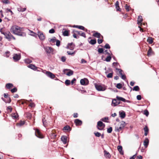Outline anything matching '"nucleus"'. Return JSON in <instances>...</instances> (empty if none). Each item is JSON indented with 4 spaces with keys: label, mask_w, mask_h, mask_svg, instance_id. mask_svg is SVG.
Wrapping results in <instances>:
<instances>
[{
    "label": "nucleus",
    "mask_w": 159,
    "mask_h": 159,
    "mask_svg": "<svg viewBox=\"0 0 159 159\" xmlns=\"http://www.w3.org/2000/svg\"><path fill=\"white\" fill-rule=\"evenodd\" d=\"M147 41L150 44H151L153 42V40L151 37H149L147 39Z\"/></svg>",
    "instance_id": "nucleus-38"
},
{
    "label": "nucleus",
    "mask_w": 159,
    "mask_h": 159,
    "mask_svg": "<svg viewBox=\"0 0 159 159\" xmlns=\"http://www.w3.org/2000/svg\"><path fill=\"white\" fill-rule=\"evenodd\" d=\"M24 124V121L21 120L19 123L17 124V125L19 126H21L23 125Z\"/></svg>",
    "instance_id": "nucleus-33"
},
{
    "label": "nucleus",
    "mask_w": 159,
    "mask_h": 159,
    "mask_svg": "<svg viewBox=\"0 0 159 159\" xmlns=\"http://www.w3.org/2000/svg\"><path fill=\"white\" fill-rule=\"evenodd\" d=\"M24 61L25 63L27 64H29L32 62V61H31V60L28 58L25 59L24 60Z\"/></svg>",
    "instance_id": "nucleus-36"
},
{
    "label": "nucleus",
    "mask_w": 159,
    "mask_h": 159,
    "mask_svg": "<svg viewBox=\"0 0 159 159\" xmlns=\"http://www.w3.org/2000/svg\"><path fill=\"white\" fill-rule=\"evenodd\" d=\"M75 47V45L73 43H68L66 48L70 50H73Z\"/></svg>",
    "instance_id": "nucleus-8"
},
{
    "label": "nucleus",
    "mask_w": 159,
    "mask_h": 159,
    "mask_svg": "<svg viewBox=\"0 0 159 159\" xmlns=\"http://www.w3.org/2000/svg\"><path fill=\"white\" fill-rule=\"evenodd\" d=\"M119 114L120 116L121 119L124 118L125 116V112L123 111H119Z\"/></svg>",
    "instance_id": "nucleus-18"
},
{
    "label": "nucleus",
    "mask_w": 159,
    "mask_h": 159,
    "mask_svg": "<svg viewBox=\"0 0 159 159\" xmlns=\"http://www.w3.org/2000/svg\"><path fill=\"white\" fill-rule=\"evenodd\" d=\"M70 81L68 80H66L65 81V84L67 85L70 84Z\"/></svg>",
    "instance_id": "nucleus-52"
},
{
    "label": "nucleus",
    "mask_w": 159,
    "mask_h": 159,
    "mask_svg": "<svg viewBox=\"0 0 159 159\" xmlns=\"http://www.w3.org/2000/svg\"><path fill=\"white\" fill-rule=\"evenodd\" d=\"M116 70L118 71L119 74L120 75H123V71L121 69H120L116 68Z\"/></svg>",
    "instance_id": "nucleus-34"
},
{
    "label": "nucleus",
    "mask_w": 159,
    "mask_h": 159,
    "mask_svg": "<svg viewBox=\"0 0 159 159\" xmlns=\"http://www.w3.org/2000/svg\"><path fill=\"white\" fill-rule=\"evenodd\" d=\"M143 129L145 132L144 135L145 136H147L148 133V129L147 126H145L144 127Z\"/></svg>",
    "instance_id": "nucleus-27"
},
{
    "label": "nucleus",
    "mask_w": 159,
    "mask_h": 159,
    "mask_svg": "<svg viewBox=\"0 0 159 159\" xmlns=\"http://www.w3.org/2000/svg\"><path fill=\"white\" fill-rule=\"evenodd\" d=\"M74 122L76 126L81 125L82 124V121L79 119H75Z\"/></svg>",
    "instance_id": "nucleus-15"
},
{
    "label": "nucleus",
    "mask_w": 159,
    "mask_h": 159,
    "mask_svg": "<svg viewBox=\"0 0 159 159\" xmlns=\"http://www.w3.org/2000/svg\"><path fill=\"white\" fill-rule=\"evenodd\" d=\"M143 114L148 116L149 115V112L147 110H145L144 111Z\"/></svg>",
    "instance_id": "nucleus-47"
},
{
    "label": "nucleus",
    "mask_w": 159,
    "mask_h": 159,
    "mask_svg": "<svg viewBox=\"0 0 159 159\" xmlns=\"http://www.w3.org/2000/svg\"><path fill=\"white\" fill-rule=\"evenodd\" d=\"M153 54V52L152 51V49L150 48H149V49H148L147 55L148 56H151Z\"/></svg>",
    "instance_id": "nucleus-30"
},
{
    "label": "nucleus",
    "mask_w": 159,
    "mask_h": 159,
    "mask_svg": "<svg viewBox=\"0 0 159 159\" xmlns=\"http://www.w3.org/2000/svg\"><path fill=\"white\" fill-rule=\"evenodd\" d=\"M89 43L92 45H94L96 43V39H91L89 42Z\"/></svg>",
    "instance_id": "nucleus-32"
},
{
    "label": "nucleus",
    "mask_w": 159,
    "mask_h": 159,
    "mask_svg": "<svg viewBox=\"0 0 159 159\" xmlns=\"http://www.w3.org/2000/svg\"><path fill=\"white\" fill-rule=\"evenodd\" d=\"M120 125L122 126V127L124 128L125 125V121H122L120 123Z\"/></svg>",
    "instance_id": "nucleus-43"
},
{
    "label": "nucleus",
    "mask_w": 159,
    "mask_h": 159,
    "mask_svg": "<svg viewBox=\"0 0 159 159\" xmlns=\"http://www.w3.org/2000/svg\"><path fill=\"white\" fill-rule=\"evenodd\" d=\"M98 52L100 54L103 53V49L102 48H99L98 49Z\"/></svg>",
    "instance_id": "nucleus-48"
},
{
    "label": "nucleus",
    "mask_w": 159,
    "mask_h": 159,
    "mask_svg": "<svg viewBox=\"0 0 159 159\" xmlns=\"http://www.w3.org/2000/svg\"><path fill=\"white\" fill-rule=\"evenodd\" d=\"M116 98L119 101H121L124 102H130V101L129 100H126L125 99L121 97L117 96Z\"/></svg>",
    "instance_id": "nucleus-12"
},
{
    "label": "nucleus",
    "mask_w": 159,
    "mask_h": 159,
    "mask_svg": "<svg viewBox=\"0 0 159 159\" xmlns=\"http://www.w3.org/2000/svg\"><path fill=\"white\" fill-rule=\"evenodd\" d=\"M5 38L8 40L10 41L11 39H13L14 40L15 39V38L9 32H6V33L4 35Z\"/></svg>",
    "instance_id": "nucleus-3"
},
{
    "label": "nucleus",
    "mask_w": 159,
    "mask_h": 159,
    "mask_svg": "<svg viewBox=\"0 0 159 159\" xmlns=\"http://www.w3.org/2000/svg\"><path fill=\"white\" fill-rule=\"evenodd\" d=\"M125 8L127 11H129V10L130 7L127 4H126L125 6Z\"/></svg>",
    "instance_id": "nucleus-58"
},
{
    "label": "nucleus",
    "mask_w": 159,
    "mask_h": 159,
    "mask_svg": "<svg viewBox=\"0 0 159 159\" xmlns=\"http://www.w3.org/2000/svg\"><path fill=\"white\" fill-rule=\"evenodd\" d=\"M149 140L147 138H146L143 142V145L145 148H147L149 143Z\"/></svg>",
    "instance_id": "nucleus-20"
},
{
    "label": "nucleus",
    "mask_w": 159,
    "mask_h": 159,
    "mask_svg": "<svg viewBox=\"0 0 159 159\" xmlns=\"http://www.w3.org/2000/svg\"><path fill=\"white\" fill-rule=\"evenodd\" d=\"M116 87L118 89H120L122 88V85L120 83H118L116 84Z\"/></svg>",
    "instance_id": "nucleus-42"
},
{
    "label": "nucleus",
    "mask_w": 159,
    "mask_h": 159,
    "mask_svg": "<svg viewBox=\"0 0 159 159\" xmlns=\"http://www.w3.org/2000/svg\"><path fill=\"white\" fill-rule=\"evenodd\" d=\"M63 129L66 130H70V127L69 126H66L64 127Z\"/></svg>",
    "instance_id": "nucleus-45"
},
{
    "label": "nucleus",
    "mask_w": 159,
    "mask_h": 159,
    "mask_svg": "<svg viewBox=\"0 0 159 159\" xmlns=\"http://www.w3.org/2000/svg\"><path fill=\"white\" fill-rule=\"evenodd\" d=\"M121 79L123 80H125L126 78V76L125 75H121Z\"/></svg>",
    "instance_id": "nucleus-64"
},
{
    "label": "nucleus",
    "mask_w": 159,
    "mask_h": 159,
    "mask_svg": "<svg viewBox=\"0 0 159 159\" xmlns=\"http://www.w3.org/2000/svg\"><path fill=\"white\" fill-rule=\"evenodd\" d=\"M115 6L116 7V10L117 11H121V9L120 8L119 6V3L118 1H117L115 3Z\"/></svg>",
    "instance_id": "nucleus-23"
},
{
    "label": "nucleus",
    "mask_w": 159,
    "mask_h": 159,
    "mask_svg": "<svg viewBox=\"0 0 159 159\" xmlns=\"http://www.w3.org/2000/svg\"><path fill=\"white\" fill-rule=\"evenodd\" d=\"M119 64L117 62H114L112 64L113 66H114L116 68V67Z\"/></svg>",
    "instance_id": "nucleus-54"
},
{
    "label": "nucleus",
    "mask_w": 159,
    "mask_h": 159,
    "mask_svg": "<svg viewBox=\"0 0 159 159\" xmlns=\"http://www.w3.org/2000/svg\"><path fill=\"white\" fill-rule=\"evenodd\" d=\"M94 134L95 136L97 137H99L101 135V134L100 133L98 132H97L96 133H94Z\"/></svg>",
    "instance_id": "nucleus-55"
},
{
    "label": "nucleus",
    "mask_w": 159,
    "mask_h": 159,
    "mask_svg": "<svg viewBox=\"0 0 159 159\" xmlns=\"http://www.w3.org/2000/svg\"><path fill=\"white\" fill-rule=\"evenodd\" d=\"M13 58L15 61H18L20 58V55L19 54H14Z\"/></svg>",
    "instance_id": "nucleus-9"
},
{
    "label": "nucleus",
    "mask_w": 159,
    "mask_h": 159,
    "mask_svg": "<svg viewBox=\"0 0 159 159\" xmlns=\"http://www.w3.org/2000/svg\"><path fill=\"white\" fill-rule=\"evenodd\" d=\"M66 58L64 56H62L61 57V60L63 62L65 61Z\"/></svg>",
    "instance_id": "nucleus-60"
},
{
    "label": "nucleus",
    "mask_w": 159,
    "mask_h": 159,
    "mask_svg": "<svg viewBox=\"0 0 159 159\" xmlns=\"http://www.w3.org/2000/svg\"><path fill=\"white\" fill-rule=\"evenodd\" d=\"M50 134L52 138H55L56 137V135L54 133H51Z\"/></svg>",
    "instance_id": "nucleus-59"
},
{
    "label": "nucleus",
    "mask_w": 159,
    "mask_h": 159,
    "mask_svg": "<svg viewBox=\"0 0 159 159\" xmlns=\"http://www.w3.org/2000/svg\"><path fill=\"white\" fill-rule=\"evenodd\" d=\"M2 2L5 4H8L10 3L8 0H2Z\"/></svg>",
    "instance_id": "nucleus-51"
},
{
    "label": "nucleus",
    "mask_w": 159,
    "mask_h": 159,
    "mask_svg": "<svg viewBox=\"0 0 159 159\" xmlns=\"http://www.w3.org/2000/svg\"><path fill=\"white\" fill-rule=\"evenodd\" d=\"M95 87L96 89L98 91H104L106 89V87L104 85L96 84H95Z\"/></svg>",
    "instance_id": "nucleus-2"
},
{
    "label": "nucleus",
    "mask_w": 159,
    "mask_h": 159,
    "mask_svg": "<svg viewBox=\"0 0 159 159\" xmlns=\"http://www.w3.org/2000/svg\"><path fill=\"white\" fill-rule=\"evenodd\" d=\"M142 21V17L141 16H139L138 19L137 23L139 25H142L143 26V25H145V23H142L141 22Z\"/></svg>",
    "instance_id": "nucleus-13"
},
{
    "label": "nucleus",
    "mask_w": 159,
    "mask_h": 159,
    "mask_svg": "<svg viewBox=\"0 0 159 159\" xmlns=\"http://www.w3.org/2000/svg\"><path fill=\"white\" fill-rule=\"evenodd\" d=\"M42 121L43 125L44 126H46L47 124L46 122V120L45 119V118H43L42 119Z\"/></svg>",
    "instance_id": "nucleus-49"
},
{
    "label": "nucleus",
    "mask_w": 159,
    "mask_h": 159,
    "mask_svg": "<svg viewBox=\"0 0 159 159\" xmlns=\"http://www.w3.org/2000/svg\"><path fill=\"white\" fill-rule=\"evenodd\" d=\"M112 128L111 127H110L107 129V133H111L112 131Z\"/></svg>",
    "instance_id": "nucleus-56"
},
{
    "label": "nucleus",
    "mask_w": 159,
    "mask_h": 159,
    "mask_svg": "<svg viewBox=\"0 0 159 159\" xmlns=\"http://www.w3.org/2000/svg\"><path fill=\"white\" fill-rule=\"evenodd\" d=\"M49 32L50 33L53 34L55 32V30L54 29H52L49 30Z\"/></svg>",
    "instance_id": "nucleus-62"
},
{
    "label": "nucleus",
    "mask_w": 159,
    "mask_h": 159,
    "mask_svg": "<svg viewBox=\"0 0 159 159\" xmlns=\"http://www.w3.org/2000/svg\"><path fill=\"white\" fill-rule=\"evenodd\" d=\"M11 116L13 119H16L18 118L19 116L17 113H12Z\"/></svg>",
    "instance_id": "nucleus-28"
},
{
    "label": "nucleus",
    "mask_w": 159,
    "mask_h": 159,
    "mask_svg": "<svg viewBox=\"0 0 159 159\" xmlns=\"http://www.w3.org/2000/svg\"><path fill=\"white\" fill-rule=\"evenodd\" d=\"M61 139L64 144H65L67 143V137L66 136L63 135L62 136Z\"/></svg>",
    "instance_id": "nucleus-16"
},
{
    "label": "nucleus",
    "mask_w": 159,
    "mask_h": 159,
    "mask_svg": "<svg viewBox=\"0 0 159 159\" xmlns=\"http://www.w3.org/2000/svg\"><path fill=\"white\" fill-rule=\"evenodd\" d=\"M64 30H65V29H63L62 30V34L64 36H68L69 35V31L66 30H65L63 31Z\"/></svg>",
    "instance_id": "nucleus-25"
},
{
    "label": "nucleus",
    "mask_w": 159,
    "mask_h": 159,
    "mask_svg": "<svg viewBox=\"0 0 159 159\" xmlns=\"http://www.w3.org/2000/svg\"><path fill=\"white\" fill-rule=\"evenodd\" d=\"M56 45L57 46V47H59L60 46V41L58 40H57V39L56 40Z\"/></svg>",
    "instance_id": "nucleus-53"
},
{
    "label": "nucleus",
    "mask_w": 159,
    "mask_h": 159,
    "mask_svg": "<svg viewBox=\"0 0 159 159\" xmlns=\"http://www.w3.org/2000/svg\"><path fill=\"white\" fill-rule=\"evenodd\" d=\"M13 84L11 83L7 84L6 85V87L8 89H10L11 88L13 87Z\"/></svg>",
    "instance_id": "nucleus-31"
},
{
    "label": "nucleus",
    "mask_w": 159,
    "mask_h": 159,
    "mask_svg": "<svg viewBox=\"0 0 159 159\" xmlns=\"http://www.w3.org/2000/svg\"><path fill=\"white\" fill-rule=\"evenodd\" d=\"M117 149L121 154H123V152L122 151V148L121 146H118L117 147Z\"/></svg>",
    "instance_id": "nucleus-22"
},
{
    "label": "nucleus",
    "mask_w": 159,
    "mask_h": 159,
    "mask_svg": "<svg viewBox=\"0 0 159 159\" xmlns=\"http://www.w3.org/2000/svg\"><path fill=\"white\" fill-rule=\"evenodd\" d=\"M113 72L112 71L110 73L108 74L107 75V77L108 78H111L113 76Z\"/></svg>",
    "instance_id": "nucleus-37"
},
{
    "label": "nucleus",
    "mask_w": 159,
    "mask_h": 159,
    "mask_svg": "<svg viewBox=\"0 0 159 159\" xmlns=\"http://www.w3.org/2000/svg\"><path fill=\"white\" fill-rule=\"evenodd\" d=\"M120 104V102H117L115 99H113L112 101L111 105L114 107L117 106Z\"/></svg>",
    "instance_id": "nucleus-17"
},
{
    "label": "nucleus",
    "mask_w": 159,
    "mask_h": 159,
    "mask_svg": "<svg viewBox=\"0 0 159 159\" xmlns=\"http://www.w3.org/2000/svg\"><path fill=\"white\" fill-rule=\"evenodd\" d=\"M105 125L101 121H98L97 123V128L99 130H102L105 127Z\"/></svg>",
    "instance_id": "nucleus-4"
},
{
    "label": "nucleus",
    "mask_w": 159,
    "mask_h": 159,
    "mask_svg": "<svg viewBox=\"0 0 159 159\" xmlns=\"http://www.w3.org/2000/svg\"><path fill=\"white\" fill-rule=\"evenodd\" d=\"M67 70H69V71L66 74V75H67L68 76H70L73 75V71L70 70L68 69H64L63 70V72L64 73V74H65V71H67Z\"/></svg>",
    "instance_id": "nucleus-10"
},
{
    "label": "nucleus",
    "mask_w": 159,
    "mask_h": 159,
    "mask_svg": "<svg viewBox=\"0 0 159 159\" xmlns=\"http://www.w3.org/2000/svg\"><path fill=\"white\" fill-rule=\"evenodd\" d=\"M17 89L16 88H14L11 89V91L12 93H13L16 92L17 91Z\"/></svg>",
    "instance_id": "nucleus-61"
},
{
    "label": "nucleus",
    "mask_w": 159,
    "mask_h": 159,
    "mask_svg": "<svg viewBox=\"0 0 159 159\" xmlns=\"http://www.w3.org/2000/svg\"><path fill=\"white\" fill-rule=\"evenodd\" d=\"M111 57L110 56H108L105 59V61L107 62H109L111 59Z\"/></svg>",
    "instance_id": "nucleus-41"
},
{
    "label": "nucleus",
    "mask_w": 159,
    "mask_h": 159,
    "mask_svg": "<svg viewBox=\"0 0 159 159\" xmlns=\"http://www.w3.org/2000/svg\"><path fill=\"white\" fill-rule=\"evenodd\" d=\"M38 36L39 39L41 40H43L45 39V36L42 32H38Z\"/></svg>",
    "instance_id": "nucleus-11"
},
{
    "label": "nucleus",
    "mask_w": 159,
    "mask_h": 159,
    "mask_svg": "<svg viewBox=\"0 0 159 159\" xmlns=\"http://www.w3.org/2000/svg\"><path fill=\"white\" fill-rule=\"evenodd\" d=\"M10 52L8 51H7L4 55V56L7 57H8L10 55Z\"/></svg>",
    "instance_id": "nucleus-35"
},
{
    "label": "nucleus",
    "mask_w": 159,
    "mask_h": 159,
    "mask_svg": "<svg viewBox=\"0 0 159 159\" xmlns=\"http://www.w3.org/2000/svg\"><path fill=\"white\" fill-rule=\"evenodd\" d=\"M76 51H74L73 52H71L70 51H68L67 52L68 55H74Z\"/></svg>",
    "instance_id": "nucleus-46"
},
{
    "label": "nucleus",
    "mask_w": 159,
    "mask_h": 159,
    "mask_svg": "<svg viewBox=\"0 0 159 159\" xmlns=\"http://www.w3.org/2000/svg\"><path fill=\"white\" fill-rule=\"evenodd\" d=\"M28 67L34 70H36L37 69V67L34 65L32 64H30L28 66Z\"/></svg>",
    "instance_id": "nucleus-21"
},
{
    "label": "nucleus",
    "mask_w": 159,
    "mask_h": 159,
    "mask_svg": "<svg viewBox=\"0 0 159 159\" xmlns=\"http://www.w3.org/2000/svg\"><path fill=\"white\" fill-rule=\"evenodd\" d=\"M73 27L74 28H78L80 29L83 30H84L85 29L84 26L81 25H74Z\"/></svg>",
    "instance_id": "nucleus-24"
},
{
    "label": "nucleus",
    "mask_w": 159,
    "mask_h": 159,
    "mask_svg": "<svg viewBox=\"0 0 159 159\" xmlns=\"http://www.w3.org/2000/svg\"><path fill=\"white\" fill-rule=\"evenodd\" d=\"M108 120V117H105L102 118L101 120L102 121H103V122H108L107 120Z\"/></svg>",
    "instance_id": "nucleus-40"
},
{
    "label": "nucleus",
    "mask_w": 159,
    "mask_h": 159,
    "mask_svg": "<svg viewBox=\"0 0 159 159\" xmlns=\"http://www.w3.org/2000/svg\"><path fill=\"white\" fill-rule=\"evenodd\" d=\"M35 135L39 138L42 139L43 138V135L41 134L40 131L38 129L35 130Z\"/></svg>",
    "instance_id": "nucleus-7"
},
{
    "label": "nucleus",
    "mask_w": 159,
    "mask_h": 159,
    "mask_svg": "<svg viewBox=\"0 0 159 159\" xmlns=\"http://www.w3.org/2000/svg\"><path fill=\"white\" fill-rule=\"evenodd\" d=\"M45 74L47 76L52 79H54L56 77L54 74L50 71H46L45 73Z\"/></svg>",
    "instance_id": "nucleus-6"
},
{
    "label": "nucleus",
    "mask_w": 159,
    "mask_h": 159,
    "mask_svg": "<svg viewBox=\"0 0 159 159\" xmlns=\"http://www.w3.org/2000/svg\"><path fill=\"white\" fill-rule=\"evenodd\" d=\"M104 48L106 49H109L110 48V47L108 44L106 43L104 46Z\"/></svg>",
    "instance_id": "nucleus-57"
},
{
    "label": "nucleus",
    "mask_w": 159,
    "mask_h": 159,
    "mask_svg": "<svg viewBox=\"0 0 159 159\" xmlns=\"http://www.w3.org/2000/svg\"><path fill=\"white\" fill-rule=\"evenodd\" d=\"M0 32L2 33V34L3 35H4L6 33V32H5L4 31L3 28H1L0 29Z\"/></svg>",
    "instance_id": "nucleus-63"
},
{
    "label": "nucleus",
    "mask_w": 159,
    "mask_h": 159,
    "mask_svg": "<svg viewBox=\"0 0 159 159\" xmlns=\"http://www.w3.org/2000/svg\"><path fill=\"white\" fill-rule=\"evenodd\" d=\"M72 33L73 34V36L74 38L76 39H78L79 38V36H76V33L75 32V31H73L72 32Z\"/></svg>",
    "instance_id": "nucleus-50"
},
{
    "label": "nucleus",
    "mask_w": 159,
    "mask_h": 159,
    "mask_svg": "<svg viewBox=\"0 0 159 159\" xmlns=\"http://www.w3.org/2000/svg\"><path fill=\"white\" fill-rule=\"evenodd\" d=\"M93 36L97 38H101V37L102 38H103V36L101 35L98 32H96V33H94L93 34Z\"/></svg>",
    "instance_id": "nucleus-19"
},
{
    "label": "nucleus",
    "mask_w": 159,
    "mask_h": 159,
    "mask_svg": "<svg viewBox=\"0 0 159 159\" xmlns=\"http://www.w3.org/2000/svg\"><path fill=\"white\" fill-rule=\"evenodd\" d=\"M57 39H56V38L55 37H52V39H51L49 41L51 42H52V43H54Z\"/></svg>",
    "instance_id": "nucleus-44"
},
{
    "label": "nucleus",
    "mask_w": 159,
    "mask_h": 159,
    "mask_svg": "<svg viewBox=\"0 0 159 159\" xmlns=\"http://www.w3.org/2000/svg\"><path fill=\"white\" fill-rule=\"evenodd\" d=\"M80 84L82 85H86L88 84L89 83L88 80L86 78L84 79H82L80 80Z\"/></svg>",
    "instance_id": "nucleus-5"
},
{
    "label": "nucleus",
    "mask_w": 159,
    "mask_h": 159,
    "mask_svg": "<svg viewBox=\"0 0 159 159\" xmlns=\"http://www.w3.org/2000/svg\"><path fill=\"white\" fill-rule=\"evenodd\" d=\"M139 87L138 86H134L133 89V91H139Z\"/></svg>",
    "instance_id": "nucleus-39"
},
{
    "label": "nucleus",
    "mask_w": 159,
    "mask_h": 159,
    "mask_svg": "<svg viewBox=\"0 0 159 159\" xmlns=\"http://www.w3.org/2000/svg\"><path fill=\"white\" fill-rule=\"evenodd\" d=\"M46 52L48 53H50L52 52H53V49L52 48L49 47H46L44 48Z\"/></svg>",
    "instance_id": "nucleus-14"
},
{
    "label": "nucleus",
    "mask_w": 159,
    "mask_h": 159,
    "mask_svg": "<svg viewBox=\"0 0 159 159\" xmlns=\"http://www.w3.org/2000/svg\"><path fill=\"white\" fill-rule=\"evenodd\" d=\"M123 127L122 126H120L119 127L116 126L115 127V130L116 131L119 132L121 130L123 129Z\"/></svg>",
    "instance_id": "nucleus-29"
},
{
    "label": "nucleus",
    "mask_w": 159,
    "mask_h": 159,
    "mask_svg": "<svg viewBox=\"0 0 159 159\" xmlns=\"http://www.w3.org/2000/svg\"><path fill=\"white\" fill-rule=\"evenodd\" d=\"M104 156L106 158H109L111 156L110 154L106 150L104 151Z\"/></svg>",
    "instance_id": "nucleus-26"
},
{
    "label": "nucleus",
    "mask_w": 159,
    "mask_h": 159,
    "mask_svg": "<svg viewBox=\"0 0 159 159\" xmlns=\"http://www.w3.org/2000/svg\"><path fill=\"white\" fill-rule=\"evenodd\" d=\"M10 30L11 33L15 34L22 36H25L26 35L25 33L21 32V28L17 25L12 26Z\"/></svg>",
    "instance_id": "nucleus-1"
}]
</instances>
